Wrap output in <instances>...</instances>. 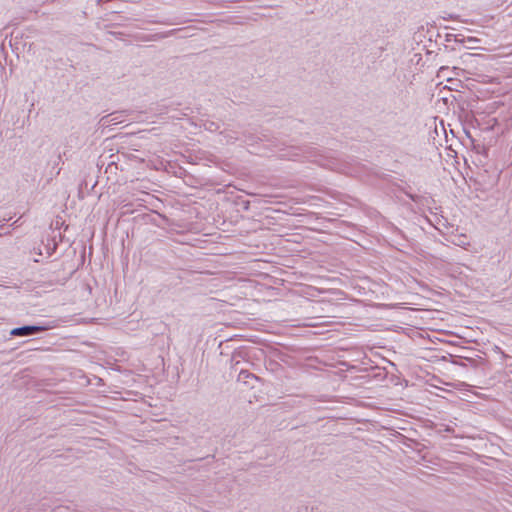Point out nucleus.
Listing matches in <instances>:
<instances>
[{
	"instance_id": "nucleus-1",
	"label": "nucleus",
	"mask_w": 512,
	"mask_h": 512,
	"mask_svg": "<svg viewBox=\"0 0 512 512\" xmlns=\"http://www.w3.org/2000/svg\"><path fill=\"white\" fill-rule=\"evenodd\" d=\"M44 328L39 326H24L15 328L11 331L14 336H27L42 331Z\"/></svg>"
}]
</instances>
